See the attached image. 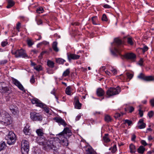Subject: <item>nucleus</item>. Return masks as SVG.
Here are the masks:
<instances>
[{
    "mask_svg": "<svg viewBox=\"0 0 154 154\" xmlns=\"http://www.w3.org/2000/svg\"><path fill=\"white\" fill-rule=\"evenodd\" d=\"M36 140L38 144L42 146L43 149L46 150L54 148H57L60 146V143H57L55 138H51L47 140L45 136L37 137Z\"/></svg>",
    "mask_w": 154,
    "mask_h": 154,
    "instance_id": "f257e3e1",
    "label": "nucleus"
},
{
    "mask_svg": "<svg viewBox=\"0 0 154 154\" xmlns=\"http://www.w3.org/2000/svg\"><path fill=\"white\" fill-rule=\"evenodd\" d=\"M72 133L69 128L66 127L64 129L63 131L59 133L58 137L55 138V140L57 142L60 143V145L62 144L64 146H67L68 144L67 139L65 137L66 135H71Z\"/></svg>",
    "mask_w": 154,
    "mask_h": 154,
    "instance_id": "f03ea898",
    "label": "nucleus"
},
{
    "mask_svg": "<svg viewBox=\"0 0 154 154\" xmlns=\"http://www.w3.org/2000/svg\"><path fill=\"white\" fill-rule=\"evenodd\" d=\"M121 39L118 38L114 39V42L112 43V45L114 46V50H111L112 54L115 56L121 55V52L122 51L123 45Z\"/></svg>",
    "mask_w": 154,
    "mask_h": 154,
    "instance_id": "7ed1b4c3",
    "label": "nucleus"
},
{
    "mask_svg": "<svg viewBox=\"0 0 154 154\" xmlns=\"http://www.w3.org/2000/svg\"><path fill=\"white\" fill-rule=\"evenodd\" d=\"M121 91V88L119 86L116 88L110 87L106 91V95L107 97H109L119 94Z\"/></svg>",
    "mask_w": 154,
    "mask_h": 154,
    "instance_id": "20e7f679",
    "label": "nucleus"
},
{
    "mask_svg": "<svg viewBox=\"0 0 154 154\" xmlns=\"http://www.w3.org/2000/svg\"><path fill=\"white\" fill-rule=\"evenodd\" d=\"M0 110V122L1 123L5 126L10 125L12 122V120L10 116L8 114H6L4 116H2Z\"/></svg>",
    "mask_w": 154,
    "mask_h": 154,
    "instance_id": "39448f33",
    "label": "nucleus"
},
{
    "mask_svg": "<svg viewBox=\"0 0 154 154\" xmlns=\"http://www.w3.org/2000/svg\"><path fill=\"white\" fill-rule=\"evenodd\" d=\"M7 143L9 145L14 144L17 140V137L15 134L12 131H10L6 138Z\"/></svg>",
    "mask_w": 154,
    "mask_h": 154,
    "instance_id": "423d86ee",
    "label": "nucleus"
},
{
    "mask_svg": "<svg viewBox=\"0 0 154 154\" xmlns=\"http://www.w3.org/2000/svg\"><path fill=\"white\" fill-rule=\"evenodd\" d=\"M29 142L26 140H23L21 142V152L23 154H28L29 150Z\"/></svg>",
    "mask_w": 154,
    "mask_h": 154,
    "instance_id": "0eeeda50",
    "label": "nucleus"
},
{
    "mask_svg": "<svg viewBox=\"0 0 154 154\" xmlns=\"http://www.w3.org/2000/svg\"><path fill=\"white\" fill-rule=\"evenodd\" d=\"M11 53L15 55L16 57L25 58L27 57L26 51L22 49H18L16 51H12Z\"/></svg>",
    "mask_w": 154,
    "mask_h": 154,
    "instance_id": "6e6552de",
    "label": "nucleus"
},
{
    "mask_svg": "<svg viewBox=\"0 0 154 154\" xmlns=\"http://www.w3.org/2000/svg\"><path fill=\"white\" fill-rule=\"evenodd\" d=\"M0 92L8 95L11 93L12 90L10 88L6 86L4 82H0Z\"/></svg>",
    "mask_w": 154,
    "mask_h": 154,
    "instance_id": "1a4fd4ad",
    "label": "nucleus"
},
{
    "mask_svg": "<svg viewBox=\"0 0 154 154\" xmlns=\"http://www.w3.org/2000/svg\"><path fill=\"white\" fill-rule=\"evenodd\" d=\"M138 78L146 82H150L154 81V77L152 76H147L142 73H140L137 76Z\"/></svg>",
    "mask_w": 154,
    "mask_h": 154,
    "instance_id": "9d476101",
    "label": "nucleus"
},
{
    "mask_svg": "<svg viewBox=\"0 0 154 154\" xmlns=\"http://www.w3.org/2000/svg\"><path fill=\"white\" fill-rule=\"evenodd\" d=\"M30 117L33 121H41L42 119V117L39 113L35 112H31L30 114Z\"/></svg>",
    "mask_w": 154,
    "mask_h": 154,
    "instance_id": "9b49d317",
    "label": "nucleus"
},
{
    "mask_svg": "<svg viewBox=\"0 0 154 154\" xmlns=\"http://www.w3.org/2000/svg\"><path fill=\"white\" fill-rule=\"evenodd\" d=\"M12 80L13 83L17 86L20 90L23 91H25L23 86L18 80L12 78Z\"/></svg>",
    "mask_w": 154,
    "mask_h": 154,
    "instance_id": "f8f14e48",
    "label": "nucleus"
},
{
    "mask_svg": "<svg viewBox=\"0 0 154 154\" xmlns=\"http://www.w3.org/2000/svg\"><path fill=\"white\" fill-rule=\"evenodd\" d=\"M31 102L33 104H36V106L41 108L44 107L45 104L42 103L41 101L36 98H34L31 100Z\"/></svg>",
    "mask_w": 154,
    "mask_h": 154,
    "instance_id": "ddd939ff",
    "label": "nucleus"
},
{
    "mask_svg": "<svg viewBox=\"0 0 154 154\" xmlns=\"http://www.w3.org/2000/svg\"><path fill=\"white\" fill-rule=\"evenodd\" d=\"M54 120L57 122L58 123L59 125H61L64 127L67 125L66 122L60 117H56L54 118Z\"/></svg>",
    "mask_w": 154,
    "mask_h": 154,
    "instance_id": "4468645a",
    "label": "nucleus"
},
{
    "mask_svg": "<svg viewBox=\"0 0 154 154\" xmlns=\"http://www.w3.org/2000/svg\"><path fill=\"white\" fill-rule=\"evenodd\" d=\"M67 58L69 62L71 60H77L79 59L80 56L74 54L68 53L67 54Z\"/></svg>",
    "mask_w": 154,
    "mask_h": 154,
    "instance_id": "2eb2a0df",
    "label": "nucleus"
},
{
    "mask_svg": "<svg viewBox=\"0 0 154 154\" xmlns=\"http://www.w3.org/2000/svg\"><path fill=\"white\" fill-rule=\"evenodd\" d=\"M9 108L12 114L14 115H17L19 113V111L17 107L13 105H11Z\"/></svg>",
    "mask_w": 154,
    "mask_h": 154,
    "instance_id": "dca6fc26",
    "label": "nucleus"
},
{
    "mask_svg": "<svg viewBox=\"0 0 154 154\" xmlns=\"http://www.w3.org/2000/svg\"><path fill=\"white\" fill-rule=\"evenodd\" d=\"M146 124L143 122V119H140L138 123V128L140 129L144 128L146 127Z\"/></svg>",
    "mask_w": 154,
    "mask_h": 154,
    "instance_id": "f3484780",
    "label": "nucleus"
},
{
    "mask_svg": "<svg viewBox=\"0 0 154 154\" xmlns=\"http://www.w3.org/2000/svg\"><path fill=\"white\" fill-rule=\"evenodd\" d=\"M85 151L86 154H96L95 151L90 146H88L85 147Z\"/></svg>",
    "mask_w": 154,
    "mask_h": 154,
    "instance_id": "a211bd4d",
    "label": "nucleus"
},
{
    "mask_svg": "<svg viewBox=\"0 0 154 154\" xmlns=\"http://www.w3.org/2000/svg\"><path fill=\"white\" fill-rule=\"evenodd\" d=\"M75 103V108L80 109L82 106V104L79 102V100L77 97H75L74 99Z\"/></svg>",
    "mask_w": 154,
    "mask_h": 154,
    "instance_id": "6ab92c4d",
    "label": "nucleus"
},
{
    "mask_svg": "<svg viewBox=\"0 0 154 154\" xmlns=\"http://www.w3.org/2000/svg\"><path fill=\"white\" fill-rule=\"evenodd\" d=\"M96 94L99 97L103 96L105 94L104 91L101 88H98L96 90Z\"/></svg>",
    "mask_w": 154,
    "mask_h": 154,
    "instance_id": "aec40b11",
    "label": "nucleus"
},
{
    "mask_svg": "<svg viewBox=\"0 0 154 154\" xmlns=\"http://www.w3.org/2000/svg\"><path fill=\"white\" fill-rule=\"evenodd\" d=\"M35 132L38 137H40L44 136L45 133H44V129L42 128L37 129Z\"/></svg>",
    "mask_w": 154,
    "mask_h": 154,
    "instance_id": "412c9836",
    "label": "nucleus"
},
{
    "mask_svg": "<svg viewBox=\"0 0 154 154\" xmlns=\"http://www.w3.org/2000/svg\"><path fill=\"white\" fill-rule=\"evenodd\" d=\"M127 59H134L136 57L135 55L132 53H128L126 54L124 56Z\"/></svg>",
    "mask_w": 154,
    "mask_h": 154,
    "instance_id": "4be33fe9",
    "label": "nucleus"
},
{
    "mask_svg": "<svg viewBox=\"0 0 154 154\" xmlns=\"http://www.w3.org/2000/svg\"><path fill=\"white\" fill-rule=\"evenodd\" d=\"M111 145L112 146L109 148V150H111V152L113 153L115 152L117 150L116 145L114 143H112L111 144Z\"/></svg>",
    "mask_w": 154,
    "mask_h": 154,
    "instance_id": "5701e85b",
    "label": "nucleus"
},
{
    "mask_svg": "<svg viewBox=\"0 0 154 154\" xmlns=\"http://www.w3.org/2000/svg\"><path fill=\"white\" fill-rule=\"evenodd\" d=\"M130 151V152L131 153H135L136 151L135 146L132 143L129 146Z\"/></svg>",
    "mask_w": 154,
    "mask_h": 154,
    "instance_id": "b1692460",
    "label": "nucleus"
},
{
    "mask_svg": "<svg viewBox=\"0 0 154 154\" xmlns=\"http://www.w3.org/2000/svg\"><path fill=\"white\" fill-rule=\"evenodd\" d=\"M55 60L56 62L59 64H63L66 62L65 60L60 58H56Z\"/></svg>",
    "mask_w": 154,
    "mask_h": 154,
    "instance_id": "393cba45",
    "label": "nucleus"
},
{
    "mask_svg": "<svg viewBox=\"0 0 154 154\" xmlns=\"http://www.w3.org/2000/svg\"><path fill=\"white\" fill-rule=\"evenodd\" d=\"M57 43L56 42H53L52 45V47L53 50L56 52H57L59 51V49L57 47Z\"/></svg>",
    "mask_w": 154,
    "mask_h": 154,
    "instance_id": "a878e982",
    "label": "nucleus"
},
{
    "mask_svg": "<svg viewBox=\"0 0 154 154\" xmlns=\"http://www.w3.org/2000/svg\"><path fill=\"white\" fill-rule=\"evenodd\" d=\"M26 42L28 46L30 47L34 44V41L31 39L28 38L26 40Z\"/></svg>",
    "mask_w": 154,
    "mask_h": 154,
    "instance_id": "bb28decb",
    "label": "nucleus"
},
{
    "mask_svg": "<svg viewBox=\"0 0 154 154\" xmlns=\"http://www.w3.org/2000/svg\"><path fill=\"white\" fill-rule=\"evenodd\" d=\"M47 65L50 68H53L54 67V63L52 61L48 60H47Z\"/></svg>",
    "mask_w": 154,
    "mask_h": 154,
    "instance_id": "cd10ccee",
    "label": "nucleus"
},
{
    "mask_svg": "<svg viewBox=\"0 0 154 154\" xmlns=\"http://www.w3.org/2000/svg\"><path fill=\"white\" fill-rule=\"evenodd\" d=\"M8 5L6 7L8 8H10L13 6L15 4L14 2L12 0H8Z\"/></svg>",
    "mask_w": 154,
    "mask_h": 154,
    "instance_id": "c85d7f7f",
    "label": "nucleus"
},
{
    "mask_svg": "<svg viewBox=\"0 0 154 154\" xmlns=\"http://www.w3.org/2000/svg\"><path fill=\"white\" fill-rule=\"evenodd\" d=\"M145 150V149L143 146H141L139 147L137 149V152L138 153L141 154L143 153L144 151Z\"/></svg>",
    "mask_w": 154,
    "mask_h": 154,
    "instance_id": "c756f323",
    "label": "nucleus"
},
{
    "mask_svg": "<svg viewBox=\"0 0 154 154\" xmlns=\"http://www.w3.org/2000/svg\"><path fill=\"white\" fill-rule=\"evenodd\" d=\"M103 140L105 143H108L110 141V140L108 137V134H105L104 136L103 137Z\"/></svg>",
    "mask_w": 154,
    "mask_h": 154,
    "instance_id": "7c9ffc66",
    "label": "nucleus"
},
{
    "mask_svg": "<svg viewBox=\"0 0 154 154\" xmlns=\"http://www.w3.org/2000/svg\"><path fill=\"white\" fill-rule=\"evenodd\" d=\"M29 127L28 126H26L23 130V132L26 135H29L30 134L29 129Z\"/></svg>",
    "mask_w": 154,
    "mask_h": 154,
    "instance_id": "2f4dec72",
    "label": "nucleus"
},
{
    "mask_svg": "<svg viewBox=\"0 0 154 154\" xmlns=\"http://www.w3.org/2000/svg\"><path fill=\"white\" fill-rule=\"evenodd\" d=\"M6 146V144L4 142H3L0 143V152L4 150Z\"/></svg>",
    "mask_w": 154,
    "mask_h": 154,
    "instance_id": "473e14b6",
    "label": "nucleus"
},
{
    "mask_svg": "<svg viewBox=\"0 0 154 154\" xmlns=\"http://www.w3.org/2000/svg\"><path fill=\"white\" fill-rule=\"evenodd\" d=\"M70 73V70L69 69H67L65 71L62 75L63 77H65L69 75Z\"/></svg>",
    "mask_w": 154,
    "mask_h": 154,
    "instance_id": "72a5a7b5",
    "label": "nucleus"
},
{
    "mask_svg": "<svg viewBox=\"0 0 154 154\" xmlns=\"http://www.w3.org/2000/svg\"><path fill=\"white\" fill-rule=\"evenodd\" d=\"M139 49L143 53H144L148 50V48L146 45H145L143 48H140Z\"/></svg>",
    "mask_w": 154,
    "mask_h": 154,
    "instance_id": "f704fd0d",
    "label": "nucleus"
},
{
    "mask_svg": "<svg viewBox=\"0 0 154 154\" xmlns=\"http://www.w3.org/2000/svg\"><path fill=\"white\" fill-rule=\"evenodd\" d=\"M71 87L70 86L67 87L66 89V93L68 95H71V92L70 91Z\"/></svg>",
    "mask_w": 154,
    "mask_h": 154,
    "instance_id": "c9c22d12",
    "label": "nucleus"
},
{
    "mask_svg": "<svg viewBox=\"0 0 154 154\" xmlns=\"http://www.w3.org/2000/svg\"><path fill=\"white\" fill-rule=\"evenodd\" d=\"M92 22L94 25L97 24V19L96 17H92Z\"/></svg>",
    "mask_w": 154,
    "mask_h": 154,
    "instance_id": "e433bc0d",
    "label": "nucleus"
},
{
    "mask_svg": "<svg viewBox=\"0 0 154 154\" xmlns=\"http://www.w3.org/2000/svg\"><path fill=\"white\" fill-rule=\"evenodd\" d=\"M34 68L38 71H39L42 70V67L41 65H38L34 67Z\"/></svg>",
    "mask_w": 154,
    "mask_h": 154,
    "instance_id": "4c0bfd02",
    "label": "nucleus"
},
{
    "mask_svg": "<svg viewBox=\"0 0 154 154\" xmlns=\"http://www.w3.org/2000/svg\"><path fill=\"white\" fill-rule=\"evenodd\" d=\"M111 117L109 116L106 115L105 116V120L106 122H110L111 120Z\"/></svg>",
    "mask_w": 154,
    "mask_h": 154,
    "instance_id": "58836bf2",
    "label": "nucleus"
},
{
    "mask_svg": "<svg viewBox=\"0 0 154 154\" xmlns=\"http://www.w3.org/2000/svg\"><path fill=\"white\" fill-rule=\"evenodd\" d=\"M127 42L128 44L131 45H132L133 44V42L132 40V38L129 37L127 38Z\"/></svg>",
    "mask_w": 154,
    "mask_h": 154,
    "instance_id": "ea45409f",
    "label": "nucleus"
},
{
    "mask_svg": "<svg viewBox=\"0 0 154 154\" xmlns=\"http://www.w3.org/2000/svg\"><path fill=\"white\" fill-rule=\"evenodd\" d=\"M43 9L42 7H40L39 8H38L36 10L37 12L39 14L43 13Z\"/></svg>",
    "mask_w": 154,
    "mask_h": 154,
    "instance_id": "a19ab883",
    "label": "nucleus"
},
{
    "mask_svg": "<svg viewBox=\"0 0 154 154\" xmlns=\"http://www.w3.org/2000/svg\"><path fill=\"white\" fill-rule=\"evenodd\" d=\"M102 20L103 21H107V18L106 15L105 14H103V15Z\"/></svg>",
    "mask_w": 154,
    "mask_h": 154,
    "instance_id": "79ce46f5",
    "label": "nucleus"
},
{
    "mask_svg": "<svg viewBox=\"0 0 154 154\" xmlns=\"http://www.w3.org/2000/svg\"><path fill=\"white\" fill-rule=\"evenodd\" d=\"M8 44V42H7V40L5 41H4L2 42L1 43V46L3 47H5Z\"/></svg>",
    "mask_w": 154,
    "mask_h": 154,
    "instance_id": "37998d69",
    "label": "nucleus"
},
{
    "mask_svg": "<svg viewBox=\"0 0 154 154\" xmlns=\"http://www.w3.org/2000/svg\"><path fill=\"white\" fill-rule=\"evenodd\" d=\"M21 27V23L20 22H18L16 25V28L18 32L20 31V29Z\"/></svg>",
    "mask_w": 154,
    "mask_h": 154,
    "instance_id": "c03bdc74",
    "label": "nucleus"
},
{
    "mask_svg": "<svg viewBox=\"0 0 154 154\" xmlns=\"http://www.w3.org/2000/svg\"><path fill=\"white\" fill-rule=\"evenodd\" d=\"M127 76L128 78L130 80L133 78V75L132 74L128 73L127 74Z\"/></svg>",
    "mask_w": 154,
    "mask_h": 154,
    "instance_id": "a18cd8bd",
    "label": "nucleus"
},
{
    "mask_svg": "<svg viewBox=\"0 0 154 154\" xmlns=\"http://www.w3.org/2000/svg\"><path fill=\"white\" fill-rule=\"evenodd\" d=\"M47 52V51H43L41 52L40 55L38 57L39 59H41L43 57V55Z\"/></svg>",
    "mask_w": 154,
    "mask_h": 154,
    "instance_id": "49530a36",
    "label": "nucleus"
},
{
    "mask_svg": "<svg viewBox=\"0 0 154 154\" xmlns=\"http://www.w3.org/2000/svg\"><path fill=\"white\" fill-rule=\"evenodd\" d=\"M42 108L44 109L45 111L47 113H48L49 112V109L46 107V106L45 105V104L44 105V107H42Z\"/></svg>",
    "mask_w": 154,
    "mask_h": 154,
    "instance_id": "de8ad7c7",
    "label": "nucleus"
},
{
    "mask_svg": "<svg viewBox=\"0 0 154 154\" xmlns=\"http://www.w3.org/2000/svg\"><path fill=\"white\" fill-rule=\"evenodd\" d=\"M121 114L119 113H116L114 116V117L116 119H118L121 116Z\"/></svg>",
    "mask_w": 154,
    "mask_h": 154,
    "instance_id": "09e8293b",
    "label": "nucleus"
},
{
    "mask_svg": "<svg viewBox=\"0 0 154 154\" xmlns=\"http://www.w3.org/2000/svg\"><path fill=\"white\" fill-rule=\"evenodd\" d=\"M153 112L152 111L149 112L148 113V115L149 118H151L153 116Z\"/></svg>",
    "mask_w": 154,
    "mask_h": 154,
    "instance_id": "8fccbe9b",
    "label": "nucleus"
},
{
    "mask_svg": "<svg viewBox=\"0 0 154 154\" xmlns=\"http://www.w3.org/2000/svg\"><path fill=\"white\" fill-rule=\"evenodd\" d=\"M143 59L141 58L138 62V64L140 66H142L143 65Z\"/></svg>",
    "mask_w": 154,
    "mask_h": 154,
    "instance_id": "3c124183",
    "label": "nucleus"
},
{
    "mask_svg": "<svg viewBox=\"0 0 154 154\" xmlns=\"http://www.w3.org/2000/svg\"><path fill=\"white\" fill-rule=\"evenodd\" d=\"M30 82L31 83H33L35 82V80L34 78V76L33 75H32L31 78L30 79Z\"/></svg>",
    "mask_w": 154,
    "mask_h": 154,
    "instance_id": "603ef678",
    "label": "nucleus"
},
{
    "mask_svg": "<svg viewBox=\"0 0 154 154\" xmlns=\"http://www.w3.org/2000/svg\"><path fill=\"white\" fill-rule=\"evenodd\" d=\"M125 123H127L128 125H130L132 123V122L131 121L126 119L125 120Z\"/></svg>",
    "mask_w": 154,
    "mask_h": 154,
    "instance_id": "864d4df0",
    "label": "nucleus"
},
{
    "mask_svg": "<svg viewBox=\"0 0 154 154\" xmlns=\"http://www.w3.org/2000/svg\"><path fill=\"white\" fill-rule=\"evenodd\" d=\"M139 114L140 115V117H142L143 115V112L142 110H141V109H140L138 110Z\"/></svg>",
    "mask_w": 154,
    "mask_h": 154,
    "instance_id": "5fc2aeb1",
    "label": "nucleus"
},
{
    "mask_svg": "<svg viewBox=\"0 0 154 154\" xmlns=\"http://www.w3.org/2000/svg\"><path fill=\"white\" fill-rule=\"evenodd\" d=\"M141 143L144 146H146L147 145V144L146 142V141L144 140H141Z\"/></svg>",
    "mask_w": 154,
    "mask_h": 154,
    "instance_id": "6e6d98bb",
    "label": "nucleus"
},
{
    "mask_svg": "<svg viewBox=\"0 0 154 154\" xmlns=\"http://www.w3.org/2000/svg\"><path fill=\"white\" fill-rule=\"evenodd\" d=\"M31 52L33 54H37L38 52V51L37 50L35 49L32 50L31 51Z\"/></svg>",
    "mask_w": 154,
    "mask_h": 154,
    "instance_id": "4d7b16f0",
    "label": "nucleus"
},
{
    "mask_svg": "<svg viewBox=\"0 0 154 154\" xmlns=\"http://www.w3.org/2000/svg\"><path fill=\"white\" fill-rule=\"evenodd\" d=\"M111 70L114 75L117 74V71L116 69H112Z\"/></svg>",
    "mask_w": 154,
    "mask_h": 154,
    "instance_id": "13d9d810",
    "label": "nucleus"
},
{
    "mask_svg": "<svg viewBox=\"0 0 154 154\" xmlns=\"http://www.w3.org/2000/svg\"><path fill=\"white\" fill-rule=\"evenodd\" d=\"M136 138V136L134 134H132V135L131 139V140L132 141H135Z\"/></svg>",
    "mask_w": 154,
    "mask_h": 154,
    "instance_id": "bf43d9fd",
    "label": "nucleus"
},
{
    "mask_svg": "<svg viewBox=\"0 0 154 154\" xmlns=\"http://www.w3.org/2000/svg\"><path fill=\"white\" fill-rule=\"evenodd\" d=\"M134 110V108L132 106H130L129 108V112L131 113Z\"/></svg>",
    "mask_w": 154,
    "mask_h": 154,
    "instance_id": "052dcab7",
    "label": "nucleus"
},
{
    "mask_svg": "<svg viewBox=\"0 0 154 154\" xmlns=\"http://www.w3.org/2000/svg\"><path fill=\"white\" fill-rule=\"evenodd\" d=\"M37 23L38 25L42 24V20L40 19H38L37 20Z\"/></svg>",
    "mask_w": 154,
    "mask_h": 154,
    "instance_id": "680f3d73",
    "label": "nucleus"
},
{
    "mask_svg": "<svg viewBox=\"0 0 154 154\" xmlns=\"http://www.w3.org/2000/svg\"><path fill=\"white\" fill-rule=\"evenodd\" d=\"M117 77L118 78H120L122 80H123L125 78V77L122 75V74L120 75L119 76H117Z\"/></svg>",
    "mask_w": 154,
    "mask_h": 154,
    "instance_id": "e2e57ef3",
    "label": "nucleus"
},
{
    "mask_svg": "<svg viewBox=\"0 0 154 154\" xmlns=\"http://www.w3.org/2000/svg\"><path fill=\"white\" fill-rule=\"evenodd\" d=\"M103 7L106 8H111V6L107 4L104 5L103 6Z\"/></svg>",
    "mask_w": 154,
    "mask_h": 154,
    "instance_id": "0e129e2a",
    "label": "nucleus"
},
{
    "mask_svg": "<svg viewBox=\"0 0 154 154\" xmlns=\"http://www.w3.org/2000/svg\"><path fill=\"white\" fill-rule=\"evenodd\" d=\"M150 102L152 106H154V99H151L150 100Z\"/></svg>",
    "mask_w": 154,
    "mask_h": 154,
    "instance_id": "69168bd1",
    "label": "nucleus"
},
{
    "mask_svg": "<svg viewBox=\"0 0 154 154\" xmlns=\"http://www.w3.org/2000/svg\"><path fill=\"white\" fill-rule=\"evenodd\" d=\"M48 43L47 42L45 41H43L40 43V44H41V45H42V44H44L45 45H46L48 44Z\"/></svg>",
    "mask_w": 154,
    "mask_h": 154,
    "instance_id": "338daca9",
    "label": "nucleus"
},
{
    "mask_svg": "<svg viewBox=\"0 0 154 154\" xmlns=\"http://www.w3.org/2000/svg\"><path fill=\"white\" fill-rule=\"evenodd\" d=\"M7 62V60H2L1 62V64H4L6 63Z\"/></svg>",
    "mask_w": 154,
    "mask_h": 154,
    "instance_id": "774afa93",
    "label": "nucleus"
}]
</instances>
